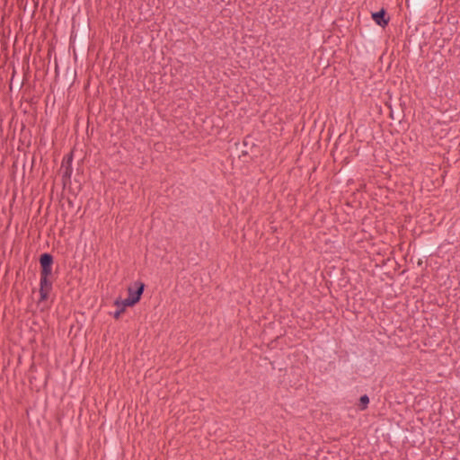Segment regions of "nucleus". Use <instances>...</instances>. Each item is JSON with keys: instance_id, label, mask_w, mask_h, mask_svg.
<instances>
[{"instance_id": "4", "label": "nucleus", "mask_w": 460, "mask_h": 460, "mask_svg": "<svg viewBox=\"0 0 460 460\" xmlns=\"http://www.w3.org/2000/svg\"><path fill=\"white\" fill-rule=\"evenodd\" d=\"M134 286H135V288H133V287L128 288V296H136V295L138 293V291L139 292L141 291V295H142L144 292L145 284L141 281H136L134 283Z\"/></svg>"}, {"instance_id": "2", "label": "nucleus", "mask_w": 460, "mask_h": 460, "mask_svg": "<svg viewBox=\"0 0 460 460\" xmlns=\"http://www.w3.org/2000/svg\"><path fill=\"white\" fill-rule=\"evenodd\" d=\"M140 297L141 291H138L136 296H128L126 299L123 300L117 299L114 304L116 306L125 309L127 306H132L135 304H137L139 301Z\"/></svg>"}, {"instance_id": "3", "label": "nucleus", "mask_w": 460, "mask_h": 460, "mask_svg": "<svg viewBox=\"0 0 460 460\" xmlns=\"http://www.w3.org/2000/svg\"><path fill=\"white\" fill-rule=\"evenodd\" d=\"M372 18L375 21V22L381 27L386 26L389 22V18H385V11L384 9H381L376 13H373Z\"/></svg>"}, {"instance_id": "6", "label": "nucleus", "mask_w": 460, "mask_h": 460, "mask_svg": "<svg viewBox=\"0 0 460 460\" xmlns=\"http://www.w3.org/2000/svg\"><path fill=\"white\" fill-rule=\"evenodd\" d=\"M124 312V308L119 307V309L114 313L113 316L115 319H119L120 314Z\"/></svg>"}, {"instance_id": "1", "label": "nucleus", "mask_w": 460, "mask_h": 460, "mask_svg": "<svg viewBox=\"0 0 460 460\" xmlns=\"http://www.w3.org/2000/svg\"><path fill=\"white\" fill-rule=\"evenodd\" d=\"M40 263L41 266L40 283V300H46L49 297V294L52 288V282L49 279V277L52 273V255L49 253L41 254L40 258Z\"/></svg>"}, {"instance_id": "7", "label": "nucleus", "mask_w": 460, "mask_h": 460, "mask_svg": "<svg viewBox=\"0 0 460 460\" xmlns=\"http://www.w3.org/2000/svg\"><path fill=\"white\" fill-rule=\"evenodd\" d=\"M66 175H70V172H68V169H66Z\"/></svg>"}, {"instance_id": "5", "label": "nucleus", "mask_w": 460, "mask_h": 460, "mask_svg": "<svg viewBox=\"0 0 460 460\" xmlns=\"http://www.w3.org/2000/svg\"><path fill=\"white\" fill-rule=\"evenodd\" d=\"M369 403V398L367 394H364L359 399V408L360 410H365L367 407V404Z\"/></svg>"}]
</instances>
